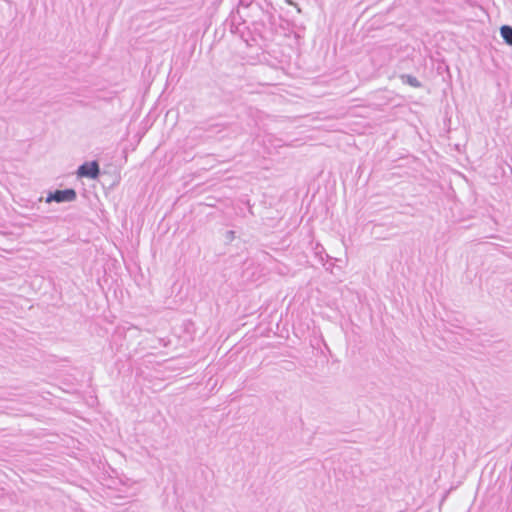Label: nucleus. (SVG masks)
Returning <instances> with one entry per match:
<instances>
[{"label":"nucleus","instance_id":"obj_1","mask_svg":"<svg viewBox=\"0 0 512 512\" xmlns=\"http://www.w3.org/2000/svg\"><path fill=\"white\" fill-rule=\"evenodd\" d=\"M77 198V193L73 188L57 189L49 192L46 197V202L65 203L72 202Z\"/></svg>","mask_w":512,"mask_h":512},{"label":"nucleus","instance_id":"obj_5","mask_svg":"<svg viewBox=\"0 0 512 512\" xmlns=\"http://www.w3.org/2000/svg\"><path fill=\"white\" fill-rule=\"evenodd\" d=\"M285 2L288 4V5H291V6H294L297 8V11L300 13L301 12V9L298 7V5L293 1V0H285Z\"/></svg>","mask_w":512,"mask_h":512},{"label":"nucleus","instance_id":"obj_4","mask_svg":"<svg viewBox=\"0 0 512 512\" xmlns=\"http://www.w3.org/2000/svg\"><path fill=\"white\" fill-rule=\"evenodd\" d=\"M500 34L508 45H512V27L504 25L500 28Z\"/></svg>","mask_w":512,"mask_h":512},{"label":"nucleus","instance_id":"obj_2","mask_svg":"<svg viewBox=\"0 0 512 512\" xmlns=\"http://www.w3.org/2000/svg\"><path fill=\"white\" fill-rule=\"evenodd\" d=\"M77 175L81 178L97 179L100 175V166L97 161L81 164L77 169Z\"/></svg>","mask_w":512,"mask_h":512},{"label":"nucleus","instance_id":"obj_3","mask_svg":"<svg viewBox=\"0 0 512 512\" xmlns=\"http://www.w3.org/2000/svg\"><path fill=\"white\" fill-rule=\"evenodd\" d=\"M400 81L404 85H409L414 88H418L422 86V83L414 76L409 74H402L399 77Z\"/></svg>","mask_w":512,"mask_h":512}]
</instances>
